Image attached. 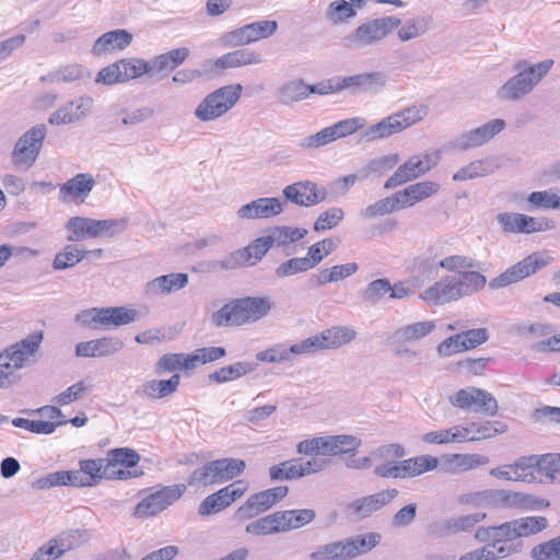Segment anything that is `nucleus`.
I'll list each match as a JSON object with an SVG mask.
<instances>
[{"instance_id": "obj_24", "label": "nucleus", "mask_w": 560, "mask_h": 560, "mask_svg": "<svg viewBox=\"0 0 560 560\" xmlns=\"http://www.w3.org/2000/svg\"><path fill=\"white\" fill-rule=\"evenodd\" d=\"M95 179L90 173H79L60 186L59 196L62 201L80 199L84 201L95 186Z\"/></svg>"}, {"instance_id": "obj_33", "label": "nucleus", "mask_w": 560, "mask_h": 560, "mask_svg": "<svg viewBox=\"0 0 560 560\" xmlns=\"http://www.w3.org/2000/svg\"><path fill=\"white\" fill-rule=\"evenodd\" d=\"M278 102L290 106L308 97L307 83L302 79H294L284 82L276 91Z\"/></svg>"}, {"instance_id": "obj_45", "label": "nucleus", "mask_w": 560, "mask_h": 560, "mask_svg": "<svg viewBox=\"0 0 560 560\" xmlns=\"http://www.w3.org/2000/svg\"><path fill=\"white\" fill-rule=\"evenodd\" d=\"M469 427L472 442L491 439L508 431V425L502 421L472 422Z\"/></svg>"}, {"instance_id": "obj_41", "label": "nucleus", "mask_w": 560, "mask_h": 560, "mask_svg": "<svg viewBox=\"0 0 560 560\" xmlns=\"http://www.w3.org/2000/svg\"><path fill=\"white\" fill-rule=\"evenodd\" d=\"M77 470H61L50 472L33 482L35 489H49L57 486L77 487Z\"/></svg>"}, {"instance_id": "obj_64", "label": "nucleus", "mask_w": 560, "mask_h": 560, "mask_svg": "<svg viewBox=\"0 0 560 560\" xmlns=\"http://www.w3.org/2000/svg\"><path fill=\"white\" fill-rule=\"evenodd\" d=\"M527 200L538 209H560V196L552 192V190L533 191Z\"/></svg>"}, {"instance_id": "obj_11", "label": "nucleus", "mask_w": 560, "mask_h": 560, "mask_svg": "<svg viewBox=\"0 0 560 560\" xmlns=\"http://www.w3.org/2000/svg\"><path fill=\"white\" fill-rule=\"evenodd\" d=\"M397 495V489H386L358 498L346 505L345 514L352 522H361L389 504Z\"/></svg>"}, {"instance_id": "obj_37", "label": "nucleus", "mask_w": 560, "mask_h": 560, "mask_svg": "<svg viewBox=\"0 0 560 560\" xmlns=\"http://www.w3.org/2000/svg\"><path fill=\"white\" fill-rule=\"evenodd\" d=\"M454 278L462 298L482 290L487 283V278L472 269L459 271Z\"/></svg>"}, {"instance_id": "obj_63", "label": "nucleus", "mask_w": 560, "mask_h": 560, "mask_svg": "<svg viewBox=\"0 0 560 560\" xmlns=\"http://www.w3.org/2000/svg\"><path fill=\"white\" fill-rule=\"evenodd\" d=\"M530 557L535 560H560V535L535 546Z\"/></svg>"}, {"instance_id": "obj_28", "label": "nucleus", "mask_w": 560, "mask_h": 560, "mask_svg": "<svg viewBox=\"0 0 560 560\" xmlns=\"http://www.w3.org/2000/svg\"><path fill=\"white\" fill-rule=\"evenodd\" d=\"M138 312L124 306L100 307V329H113L133 323Z\"/></svg>"}, {"instance_id": "obj_8", "label": "nucleus", "mask_w": 560, "mask_h": 560, "mask_svg": "<svg viewBox=\"0 0 560 560\" xmlns=\"http://www.w3.org/2000/svg\"><path fill=\"white\" fill-rule=\"evenodd\" d=\"M440 152H425L410 156L404 164L399 165L396 172L387 178L385 189H393L397 186L417 179L432 170L440 161Z\"/></svg>"}, {"instance_id": "obj_1", "label": "nucleus", "mask_w": 560, "mask_h": 560, "mask_svg": "<svg viewBox=\"0 0 560 560\" xmlns=\"http://www.w3.org/2000/svg\"><path fill=\"white\" fill-rule=\"evenodd\" d=\"M553 63L552 59H545L536 63L526 60L517 61L513 66L516 73L498 89V100L502 102L521 101L535 90L549 73Z\"/></svg>"}, {"instance_id": "obj_14", "label": "nucleus", "mask_w": 560, "mask_h": 560, "mask_svg": "<svg viewBox=\"0 0 560 560\" xmlns=\"http://www.w3.org/2000/svg\"><path fill=\"white\" fill-rule=\"evenodd\" d=\"M451 402L455 407L487 416H494L499 410L498 401L493 395L477 387L459 389L451 397Z\"/></svg>"}, {"instance_id": "obj_17", "label": "nucleus", "mask_w": 560, "mask_h": 560, "mask_svg": "<svg viewBox=\"0 0 560 560\" xmlns=\"http://www.w3.org/2000/svg\"><path fill=\"white\" fill-rule=\"evenodd\" d=\"M388 83V75L383 71L362 72L340 78L339 88L352 90L353 93H380Z\"/></svg>"}, {"instance_id": "obj_36", "label": "nucleus", "mask_w": 560, "mask_h": 560, "mask_svg": "<svg viewBox=\"0 0 560 560\" xmlns=\"http://www.w3.org/2000/svg\"><path fill=\"white\" fill-rule=\"evenodd\" d=\"M347 556L353 559L360 555L366 553L381 541V535L378 533H369L365 535H357L347 539H342Z\"/></svg>"}, {"instance_id": "obj_54", "label": "nucleus", "mask_w": 560, "mask_h": 560, "mask_svg": "<svg viewBox=\"0 0 560 560\" xmlns=\"http://www.w3.org/2000/svg\"><path fill=\"white\" fill-rule=\"evenodd\" d=\"M226 351L223 347H205L199 348L189 354L188 364L186 366L195 369L199 364L214 362L225 357Z\"/></svg>"}, {"instance_id": "obj_18", "label": "nucleus", "mask_w": 560, "mask_h": 560, "mask_svg": "<svg viewBox=\"0 0 560 560\" xmlns=\"http://www.w3.org/2000/svg\"><path fill=\"white\" fill-rule=\"evenodd\" d=\"M93 105L94 101L91 96L69 101L49 116L48 122L56 126L78 122L90 115Z\"/></svg>"}, {"instance_id": "obj_49", "label": "nucleus", "mask_w": 560, "mask_h": 560, "mask_svg": "<svg viewBox=\"0 0 560 560\" xmlns=\"http://www.w3.org/2000/svg\"><path fill=\"white\" fill-rule=\"evenodd\" d=\"M429 106L427 105H412L395 113V117L400 127V130L404 131L405 129L423 120L429 115Z\"/></svg>"}, {"instance_id": "obj_2", "label": "nucleus", "mask_w": 560, "mask_h": 560, "mask_svg": "<svg viewBox=\"0 0 560 560\" xmlns=\"http://www.w3.org/2000/svg\"><path fill=\"white\" fill-rule=\"evenodd\" d=\"M271 302L266 296L235 299L212 313L211 322L217 327L243 326L258 322L269 314Z\"/></svg>"}, {"instance_id": "obj_26", "label": "nucleus", "mask_w": 560, "mask_h": 560, "mask_svg": "<svg viewBox=\"0 0 560 560\" xmlns=\"http://www.w3.org/2000/svg\"><path fill=\"white\" fill-rule=\"evenodd\" d=\"M435 329L433 320H422L411 323L397 328L388 337V341L393 345H406L420 341L429 336Z\"/></svg>"}, {"instance_id": "obj_61", "label": "nucleus", "mask_w": 560, "mask_h": 560, "mask_svg": "<svg viewBox=\"0 0 560 560\" xmlns=\"http://www.w3.org/2000/svg\"><path fill=\"white\" fill-rule=\"evenodd\" d=\"M127 228L126 219H94V238L95 237H112L116 234L122 233Z\"/></svg>"}, {"instance_id": "obj_7", "label": "nucleus", "mask_w": 560, "mask_h": 560, "mask_svg": "<svg viewBox=\"0 0 560 560\" xmlns=\"http://www.w3.org/2000/svg\"><path fill=\"white\" fill-rule=\"evenodd\" d=\"M47 135L44 124H38L25 131L15 142L12 151V163L18 167L31 168L43 148Z\"/></svg>"}, {"instance_id": "obj_3", "label": "nucleus", "mask_w": 560, "mask_h": 560, "mask_svg": "<svg viewBox=\"0 0 560 560\" xmlns=\"http://www.w3.org/2000/svg\"><path fill=\"white\" fill-rule=\"evenodd\" d=\"M43 338V331H34L0 352V372L5 376L7 387L12 384L11 376L14 371L31 366L37 362L36 354Z\"/></svg>"}, {"instance_id": "obj_29", "label": "nucleus", "mask_w": 560, "mask_h": 560, "mask_svg": "<svg viewBox=\"0 0 560 560\" xmlns=\"http://www.w3.org/2000/svg\"><path fill=\"white\" fill-rule=\"evenodd\" d=\"M106 458L86 459L80 462V470H77V487H93L102 479H107L105 469H107Z\"/></svg>"}, {"instance_id": "obj_25", "label": "nucleus", "mask_w": 560, "mask_h": 560, "mask_svg": "<svg viewBox=\"0 0 560 560\" xmlns=\"http://www.w3.org/2000/svg\"><path fill=\"white\" fill-rule=\"evenodd\" d=\"M486 518V513L476 512L466 515L454 516L432 526V533L439 537L455 535L470 530L476 524Z\"/></svg>"}, {"instance_id": "obj_5", "label": "nucleus", "mask_w": 560, "mask_h": 560, "mask_svg": "<svg viewBox=\"0 0 560 560\" xmlns=\"http://www.w3.org/2000/svg\"><path fill=\"white\" fill-rule=\"evenodd\" d=\"M243 86L240 83L219 88L208 94L196 107L195 117L200 121L214 120L228 113L240 100Z\"/></svg>"}, {"instance_id": "obj_47", "label": "nucleus", "mask_w": 560, "mask_h": 560, "mask_svg": "<svg viewBox=\"0 0 560 560\" xmlns=\"http://www.w3.org/2000/svg\"><path fill=\"white\" fill-rule=\"evenodd\" d=\"M315 260H316V258L310 259L308 256L291 258V259L282 262L281 265H279L276 268L275 273L278 278H287V277L294 276L296 273L306 272V271L315 268L314 267Z\"/></svg>"}, {"instance_id": "obj_12", "label": "nucleus", "mask_w": 560, "mask_h": 560, "mask_svg": "<svg viewBox=\"0 0 560 560\" xmlns=\"http://www.w3.org/2000/svg\"><path fill=\"white\" fill-rule=\"evenodd\" d=\"M106 460L108 468L105 469V475L108 480H127L143 474L142 470H130L140 462V455L131 448H114L108 452Z\"/></svg>"}, {"instance_id": "obj_35", "label": "nucleus", "mask_w": 560, "mask_h": 560, "mask_svg": "<svg viewBox=\"0 0 560 560\" xmlns=\"http://www.w3.org/2000/svg\"><path fill=\"white\" fill-rule=\"evenodd\" d=\"M399 462L401 479L420 476L427 471L434 470L439 466V458L431 455H420Z\"/></svg>"}, {"instance_id": "obj_10", "label": "nucleus", "mask_w": 560, "mask_h": 560, "mask_svg": "<svg viewBox=\"0 0 560 560\" xmlns=\"http://www.w3.org/2000/svg\"><path fill=\"white\" fill-rule=\"evenodd\" d=\"M186 489L187 486L184 483L162 487L139 502L133 515L139 518L155 516L179 500Z\"/></svg>"}, {"instance_id": "obj_46", "label": "nucleus", "mask_w": 560, "mask_h": 560, "mask_svg": "<svg viewBox=\"0 0 560 560\" xmlns=\"http://www.w3.org/2000/svg\"><path fill=\"white\" fill-rule=\"evenodd\" d=\"M189 354L184 353H167L162 355L155 363L154 371L158 375H163L167 372H175L179 370H192L186 366L188 364Z\"/></svg>"}, {"instance_id": "obj_34", "label": "nucleus", "mask_w": 560, "mask_h": 560, "mask_svg": "<svg viewBox=\"0 0 560 560\" xmlns=\"http://www.w3.org/2000/svg\"><path fill=\"white\" fill-rule=\"evenodd\" d=\"M179 382V374H173L168 380H151L142 385L141 394L150 399H162L174 394Z\"/></svg>"}, {"instance_id": "obj_60", "label": "nucleus", "mask_w": 560, "mask_h": 560, "mask_svg": "<svg viewBox=\"0 0 560 560\" xmlns=\"http://www.w3.org/2000/svg\"><path fill=\"white\" fill-rule=\"evenodd\" d=\"M495 219L503 233L523 234L526 214L501 212Z\"/></svg>"}, {"instance_id": "obj_59", "label": "nucleus", "mask_w": 560, "mask_h": 560, "mask_svg": "<svg viewBox=\"0 0 560 560\" xmlns=\"http://www.w3.org/2000/svg\"><path fill=\"white\" fill-rule=\"evenodd\" d=\"M244 26L247 31L248 37L252 43L269 38L278 30V23L275 20L257 21L246 24Z\"/></svg>"}, {"instance_id": "obj_27", "label": "nucleus", "mask_w": 560, "mask_h": 560, "mask_svg": "<svg viewBox=\"0 0 560 560\" xmlns=\"http://www.w3.org/2000/svg\"><path fill=\"white\" fill-rule=\"evenodd\" d=\"M489 457L481 454H447L442 457L445 472L460 474L488 465Z\"/></svg>"}, {"instance_id": "obj_19", "label": "nucleus", "mask_w": 560, "mask_h": 560, "mask_svg": "<svg viewBox=\"0 0 560 560\" xmlns=\"http://www.w3.org/2000/svg\"><path fill=\"white\" fill-rule=\"evenodd\" d=\"M476 498L499 508L510 509H528L535 501L533 495L509 490H487L477 493Z\"/></svg>"}, {"instance_id": "obj_16", "label": "nucleus", "mask_w": 560, "mask_h": 560, "mask_svg": "<svg viewBox=\"0 0 560 560\" xmlns=\"http://www.w3.org/2000/svg\"><path fill=\"white\" fill-rule=\"evenodd\" d=\"M248 488L245 480H236L233 483L220 489L219 491L208 495L199 505L198 513L200 515H211L229 505L236 499L241 498Z\"/></svg>"}, {"instance_id": "obj_9", "label": "nucleus", "mask_w": 560, "mask_h": 560, "mask_svg": "<svg viewBox=\"0 0 560 560\" xmlns=\"http://www.w3.org/2000/svg\"><path fill=\"white\" fill-rule=\"evenodd\" d=\"M288 492L289 488L287 486H278L252 494L235 511L234 518L238 522L254 518L275 506L287 497Z\"/></svg>"}, {"instance_id": "obj_44", "label": "nucleus", "mask_w": 560, "mask_h": 560, "mask_svg": "<svg viewBox=\"0 0 560 560\" xmlns=\"http://www.w3.org/2000/svg\"><path fill=\"white\" fill-rule=\"evenodd\" d=\"M213 469L217 471L219 483L231 480L240 476L246 464L243 459L222 458L212 460Z\"/></svg>"}, {"instance_id": "obj_58", "label": "nucleus", "mask_w": 560, "mask_h": 560, "mask_svg": "<svg viewBox=\"0 0 560 560\" xmlns=\"http://www.w3.org/2000/svg\"><path fill=\"white\" fill-rule=\"evenodd\" d=\"M56 539L65 553L86 542L90 539V533L86 529H70L58 535Z\"/></svg>"}, {"instance_id": "obj_52", "label": "nucleus", "mask_w": 560, "mask_h": 560, "mask_svg": "<svg viewBox=\"0 0 560 560\" xmlns=\"http://www.w3.org/2000/svg\"><path fill=\"white\" fill-rule=\"evenodd\" d=\"M390 282L386 278L371 281L361 292V300L369 305H376L387 293L389 294Z\"/></svg>"}, {"instance_id": "obj_56", "label": "nucleus", "mask_w": 560, "mask_h": 560, "mask_svg": "<svg viewBox=\"0 0 560 560\" xmlns=\"http://www.w3.org/2000/svg\"><path fill=\"white\" fill-rule=\"evenodd\" d=\"M271 481L293 480L301 478L296 458H291L269 467Z\"/></svg>"}, {"instance_id": "obj_50", "label": "nucleus", "mask_w": 560, "mask_h": 560, "mask_svg": "<svg viewBox=\"0 0 560 560\" xmlns=\"http://www.w3.org/2000/svg\"><path fill=\"white\" fill-rule=\"evenodd\" d=\"M310 560H349L342 540L317 547L308 556Z\"/></svg>"}, {"instance_id": "obj_21", "label": "nucleus", "mask_w": 560, "mask_h": 560, "mask_svg": "<svg viewBox=\"0 0 560 560\" xmlns=\"http://www.w3.org/2000/svg\"><path fill=\"white\" fill-rule=\"evenodd\" d=\"M188 275L184 272H172L159 276L145 283L143 294L149 299L172 294L184 289L188 284Z\"/></svg>"}, {"instance_id": "obj_15", "label": "nucleus", "mask_w": 560, "mask_h": 560, "mask_svg": "<svg viewBox=\"0 0 560 560\" xmlns=\"http://www.w3.org/2000/svg\"><path fill=\"white\" fill-rule=\"evenodd\" d=\"M285 201L301 207H312L330 199L328 188L312 180H301L288 185L282 190Z\"/></svg>"}, {"instance_id": "obj_48", "label": "nucleus", "mask_w": 560, "mask_h": 560, "mask_svg": "<svg viewBox=\"0 0 560 560\" xmlns=\"http://www.w3.org/2000/svg\"><path fill=\"white\" fill-rule=\"evenodd\" d=\"M86 250L79 249L72 245H67L62 250L56 254L52 260V268L55 270H65L75 266L83 260Z\"/></svg>"}, {"instance_id": "obj_42", "label": "nucleus", "mask_w": 560, "mask_h": 560, "mask_svg": "<svg viewBox=\"0 0 560 560\" xmlns=\"http://www.w3.org/2000/svg\"><path fill=\"white\" fill-rule=\"evenodd\" d=\"M515 481L533 482L536 471L540 472L539 455L523 456L513 464Z\"/></svg>"}, {"instance_id": "obj_31", "label": "nucleus", "mask_w": 560, "mask_h": 560, "mask_svg": "<svg viewBox=\"0 0 560 560\" xmlns=\"http://www.w3.org/2000/svg\"><path fill=\"white\" fill-rule=\"evenodd\" d=\"M320 350L337 349L355 338V331L349 327L335 326L315 335Z\"/></svg>"}, {"instance_id": "obj_6", "label": "nucleus", "mask_w": 560, "mask_h": 560, "mask_svg": "<svg viewBox=\"0 0 560 560\" xmlns=\"http://www.w3.org/2000/svg\"><path fill=\"white\" fill-rule=\"evenodd\" d=\"M551 260L547 252H535L491 279L489 287L497 290L516 283L547 267Z\"/></svg>"}, {"instance_id": "obj_32", "label": "nucleus", "mask_w": 560, "mask_h": 560, "mask_svg": "<svg viewBox=\"0 0 560 560\" xmlns=\"http://www.w3.org/2000/svg\"><path fill=\"white\" fill-rule=\"evenodd\" d=\"M264 61L260 52L253 49L243 48L228 52L215 61L218 68H237L248 65H259Z\"/></svg>"}, {"instance_id": "obj_38", "label": "nucleus", "mask_w": 560, "mask_h": 560, "mask_svg": "<svg viewBox=\"0 0 560 560\" xmlns=\"http://www.w3.org/2000/svg\"><path fill=\"white\" fill-rule=\"evenodd\" d=\"M359 270L357 262H347L342 265H335L330 268H324L316 275L317 283L324 285L345 280L353 276Z\"/></svg>"}, {"instance_id": "obj_51", "label": "nucleus", "mask_w": 560, "mask_h": 560, "mask_svg": "<svg viewBox=\"0 0 560 560\" xmlns=\"http://www.w3.org/2000/svg\"><path fill=\"white\" fill-rule=\"evenodd\" d=\"M307 234V230L292 226H276L268 235L272 245L284 246L300 241Z\"/></svg>"}, {"instance_id": "obj_62", "label": "nucleus", "mask_w": 560, "mask_h": 560, "mask_svg": "<svg viewBox=\"0 0 560 560\" xmlns=\"http://www.w3.org/2000/svg\"><path fill=\"white\" fill-rule=\"evenodd\" d=\"M357 15L355 8L351 2L346 0L334 1L329 4L327 10L328 19L335 23H341Z\"/></svg>"}, {"instance_id": "obj_13", "label": "nucleus", "mask_w": 560, "mask_h": 560, "mask_svg": "<svg viewBox=\"0 0 560 560\" xmlns=\"http://www.w3.org/2000/svg\"><path fill=\"white\" fill-rule=\"evenodd\" d=\"M506 124L504 119L495 118L467 131L462 132L451 142L453 149L468 151L485 145L502 132Z\"/></svg>"}, {"instance_id": "obj_23", "label": "nucleus", "mask_w": 560, "mask_h": 560, "mask_svg": "<svg viewBox=\"0 0 560 560\" xmlns=\"http://www.w3.org/2000/svg\"><path fill=\"white\" fill-rule=\"evenodd\" d=\"M420 298L439 305L462 299L454 276H446L421 292Z\"/></svg>"}, {"instance_id": "obj_53", "label": "nucleus", "mask_w": 560, "mask_h": 560, "mask_svg": "<svg viewBox=\"0 0 560 560\" xmlns=\"http://www.w3.org/2000/svg\"><path fill=\"white\" fill-rule=\"evenodd\" d=\"M215 483H219L218 475L213 469L212 462H209L191 472L186 486L194 489H200Z\"/></svg>"}, {"instance_id": "obj_40", "label": "nucleus", "mask_w": 560, "mask_h": 560, "mask_svg": "<svg viewBox=\"0 0 560 560\" xmlns=\"http://www.w3.org/2000/svg\"><path fill=\"white\" fill-rule=\"evenodd\" d=\"M398 132H401L400 127L397 122L395 114H392L390 116L382 119L377 124L369 127L363 132L362 138L366 141H376Z\"/></svg>"}, {"instance_id": "obj_39", "label": "nucleus", "mask_w": 560, "mask_h": 560, "mask_svg": "<svg viewBox=\"0 0 560 560\" xmlns=\"http://www.w3.org/2000/svg\"><path fill=\"white\" fill-rule=\"evenodd\" d=\"M256 364L250 362H236L234 364L223 366L213 373L209 374V380L215 383H226L240 378L253 371Z\"/></svg>"}, {"instance_id": "obj_57", "label": "nucleus", "mask_w": 560, "mask_h": 560, "mask_svg": "<svg viewBox=\"0 0 560 560\" xmlns=\"http://www.w3.org/2000/svg\"><path fill=\"white\" fill-rule=\"evenodd\" d=\"M516 535L527 537L544 530L548 526V521L544 516H526L515 520Z\"/></svg>"}, {"instance_id": "obj_4", "label": "nucleus", "mask_w": 560, "mask_h": 560, "mask_svg": "<svg viewBox=\"0 0 560 560\" xmlns=\"http://www.w3.org/2000/svg\"><path fill=\"white\" fill-rule=\"evenodd\" d=\"M401 21L395 16H384L369 20L360 24L342 39L343 46L351 50H361L383 40Z\"/></svg>"}, {"instance_id": "obj_20", "label": "nucleus", "mask_w": 560, "mask_h": 560, "mask_svg": "<svg viewBox=\"0 0 560 560\" xmlns=\"http://www.w3.org/2000/svg\"><path fill=\"white\" fill-rule=\"evenodd\" d=\"M283 211V203L275 197L255 199L237 210V217L242 220L269 219Z\"/></svg>"}, {"instance_id": "obj_43", "label": "nucleus", "mask_w": 560, "mask_h": 560, "mask_svg": "<svg viewBox=\"0 0 560 560\" xmlns=\"http://www.w3.org/2000/svg\"><path fill=\"white\" fill-rule=\"evenodd\" d=\"M66 229L70 232L68 241L75 242L94 238V219L85 217H72L68 220Z\"/></svg>"}, {"instance_id": "obj_55", "label": "nucleus", "mask_w": 560, "mask_h": 560, "mask_svg": "<svg viewBox=\"0 0 560 560\" xmlns=\"http://www.w3.org/2000/svg\"><path fill=\"white\" fill-rule=\"evenodd\" d=\"M210 271L234 270L249 266L243 249H236L228 254L221 260H213L208 264Z\"/></svg>"}, {"instance_id": "obj_22", "label": "nucleus", "mask_w": 560, "mask_h": 560, "mask_svg": "<svg viewBox=\"0 0 560 560\" xmlns=\"http://www.w3.org/2000/svg\"><path fill=\"white\" fill-rule=\"evenodd\" d=\"M132 34L127 30L117 28L102 34L93 44L91 52L93 56L101 57L121 51L132 42Z\"/></svg>"}, {"instance_id": "obj_30", "label": "nucleus", "mask_w": 560, "mask_h": 560, "mask_svg": "<svg viewBox=\"0 0 560 560\" xmlns=\"http://www.w3.org/2000/svg\"><path fill=\"white\" fill-rule=\"evenodd\" d=\"M334 435L306 439L298 443L296 452L306 456H338Z\"/></svg>"}]
</instances>
